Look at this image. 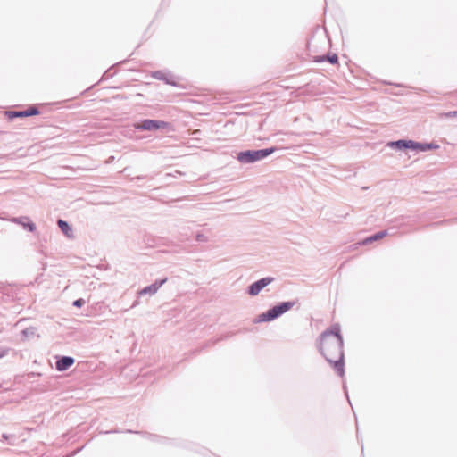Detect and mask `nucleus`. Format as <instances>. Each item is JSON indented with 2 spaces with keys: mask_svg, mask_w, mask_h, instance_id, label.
<instances>
[{
  "mask_svg": "<svg viewBox=\"0 0 457 457\" xmlns=\"http://www.w3.org/2000/svg\"><path fill=\"white\" fill-rule=\"evenodd\" d=\"M278 150L277 147L271 146L262 149H248L240 151L237 154L236 159L241 164H252L261 160H263L275 153Z\"/></svg>",
  "mask_w": 457,
  "mask_h": 457,
  "instance_id": "3",
  "label": "nucleus"
},
{
  "mask_svg": "<svg viewBox=\"0 0 457 457\" xmlns=\"http://www.w3.org/2000/svg\"><path fill=\"white\" fill-rule=\"evenodd\" d=\"M143 179H145V176H137V177L133 178L132 179L141 180Z\"/></svg>",
  "mask_w": 457,
  "mask_h": 457,
  "instance_id": "25",
  "label": "nucleus"
},
{
  "mask_svg": "<svg viewBox=\"0 0 457 457\" xmlns=\"http://www.w3.org/2000/svg\"><path fill=\"white\" fill-rule=\"evenodd\" d=\"M195 240L197 242H206L207 241V237L204 234L198 232L195 235Z\"/></svg>",
  "mask_w": 457,
  "mask_h": 457,
  "instance_id": "21",
  "label": "nucleus"
},
{
  "mask_svg": "<svg viewBox=\"0 0 457 457\" xmlns=\"http://www.w3.org/2000/svg\"><path fill=\"white\" fill-rule=\"evenodd\" d=\"M134 128L140 131H156L159 129L173 130L170 122L151 119H145L135 123Z\"/></svg>",
  "mask_w": 457,
  "mask_h": 457,
  "instance_id": "4",
  "label": "nucleus"
},
{
  "mask_svg": "<svg viewBox=\"0 0 457 457\" xmlns=\"http://www.w3.org/2000/svg\"><path fill=\"white\" fill-rule=\"evenodd\" d=\"M445 115L447 117H457V111L449 112Z\"/></svg>",
  "mask_w": 457,
  "mask_h": 457,
  "instance_id": "24",
  "label": "nucleus"
},
{
  "mask_svg": "<svg viewBox=\"0 0 457 457\" xmlns=\"http://www.w3.org/2000/svg\"><path fill=\"white\" fill-rule=\"evenodd\" d=\"M318 350L337 374L343 377L345 375L344 344H340L337 340H320Z\"/></svg>",
  "mask_w": 457,
  "mask_h": 457,
  "instance_id": "1",
  "label": "nucleus"
},
{
  "mask_svg": "<svg viewBox=\"0 0 457 457\" xmlns=\"http://www.w3.org/2000/svg\"><path fill=\"white\" fill-rule=\"evenodd\" d=\"M344 390H345V395L347 397V399H349V396H348V394H347V390H346V386H344ZM348 402L350 403V400H348Z\"/></svg>",
  "mask_w": 457,
  "mask_h": 457,
  "instance_id": "26",
  "label": "nucleus"
},
{
  "mask_svg": "<svg viewBox=\"0 0 457 457\" xmlns=\"http://www.w3.org/2000/svg\"><path fill=\"white\" fill-rule=\"evenodd\" d=\"M280 312L276 305L259 314L253 320L254 323L270 322L280 317Z\"/></svg>",
  "mask_w": 457,
  "mask_h": 457,
  "instance_id": "8",
  "label": "nucleus"
},
{
  "mask_svg": "<svg viewBox=\"0 0 457 457\" xmlns=\"http://www.w3.org/2000/svg\"><path fill=\"white\" fill-rule=\"evenodd\" d=\"M40 111L37 105H29L26 110L8 111L6 112V115L10 120H13L14 118H25L29 116H35L38 115Z\"/></svg>",
  "mask_w": 457,
  "mask_h": 457,
  "instance_id": "7",
  "label": "nucleus"
},
{
  "mask_svg": "<svg viewBox=\"0 0 457 457\" xmlns=\"http://www.w3.org/2000/svg\"><path fill=\"white\" fill-rule=\"evenodd\" d=\"M395 87H402V84H395Z\"/></svg>",
  "mask_w": 457,
  "mask_h": 457,
  "instance_id": "28",
  "label": "nucleus"
},
{
  "mask_svg": "<svg viewBox=\"0 0 457 457\" xmlns=\"http://www.w3.org/2000/svg\"><path fill=\"white\" fill-rule=\"evenodd\" d=\"M57 225L64 236H66L68 238L73 237V230L68 221L62 219H58Z\"/></svg>",
  "mask_w": 457,
  "mask_h": 457,
  "instance_id": "15",
  "label": "nucleus"
},
{
  "mask_svg": "<svg viewBox=\"0 0 457 457\" xmlns=\"http://www.w3.org/2000/svg\"><path fill=\"white\" fill-rule=\"evenodd\" d=\"M313 62H328L331 64H337L338 63V56L337 54L328 53L326 54L315 56L313 58Z\"/></svg>",
  "mask_w": 457,
  "mask_h": 457,
  "instance_id": "14",
  "label": "nucleus"
},
{
  "mask_svg": "<svg viewBox=\"0 0 457 457\" xmlns=\"http://www.w3.org/2000/svg\"><path fill=\"white\" fill-rule=\"evenodd\" d=\"M8 353L7 348H0V359L4 357Z\"/></svg>",
  "mask_w": 457,
  "mask_h": 457,
  "instance_id": "22",
  "label": "nucleus"
},
{
  "mask_svg": "<svg viewBox=\"0 0 457 457\" xmlns=\"http://www.w3.org/2000/svg\"><path fill=\"white\" fill-rule=\"evenodd\" d=\"M325 339L337 340L340 341V344H344V338L341 334V327L338 323L332 324L320 335L319 340Z\"/></svg>",
  "mask_w": 457,
  "mask_h": 457,
  "instance_id": "5",
  "label": "nucleus"
},
{
  "mask_svg": "<svg viewBox=\"0 0 457 457\" xmlns=\"http://www.w3.org/2000/svg\"><path fill=\"white\" fill-rule=\"evenodd\" d=\"M454 94L457 96V91Z\"/></svg>",
  "mask_w": 457,
  "mask_h": 457,
  "instance_id": "29",
  "label": "nucleus"
},
{
  "mask_svg": "<svg viewBox=\"0 0 457 457\" xmlns=\"http://www.w3.org/2000/svg\"><path fill=\"white\" fill-rule=\"evenodd\" d=\"M386 146L396 151L427 152L437 149L438 145L435 143H422L411 139H398L388 141Z\"/></svg>",
  "mask_w": 457,
  "mask_h": 457,
  "instance_id": "2",
  "label": "nucleus"
},
{
  "mask_svg": "<svg viewBox=\"0 0 457 457\" xmlns=\"http://www.w3.org/2000/svg\"><path fill=\"white\" fill-rule=\"evenodd\" d=\"M6 288H7L6 284L0 281V293L4 294L5 292Z\"/></svg>",
  "mask_w": 457,
  "mask_h": 457,
  "instance_id": "23",
  "label": "nucleus"
},
{
  "mask_svg": "<svg viewBox=\"0 0 457 457\" xmlns=\"http://www.w3.org/2000/svg\"><path fill=\"white\" fill-rule=\"evenodd\" d=\"M387 234H388L387 230H380V231H378L377 233H374L373 235H370V236L367 237L366 238L361 240V242L360 244L362 245H367L371 244V243H373L375 241L382 239Z\"/></svg>",
  "mask_w": 457,
  "mask_h": 457,
  "instance_id": "16",
  "label": "nucleus"
},
{
  "mask_svg": "<svg viewBox=\"0 0 457 457\" xmlns=\"http://www.w3.org/2000/svg\"><path fill=\"white\" fill-rule=\"evenodd\" d=\"M75 362L71 356H58L55 361V369L58 371H65L69 370Z\"/></svg>",
  "mask_w": 457,
  "mask_h": 457,
  "instance_id": "12",
  "label": "nucleus"
},
{
  "mask_svg": "<svg viewBox=\"0 0 457 457\" xmlns=\"http://www.w3.org/2000/svg\"><path fill=\"white\" fill-rule=\"evenodd\" d=\"M2 440L7 441L9 445H14V441L16 440V436L14 435L3 433L1 435Z\"/></svg>",
  "mask_w": 457,
  "mask_h": 457,
  "instance_id": "19",
  "label": "nucleus"
},
{
  "mask_svg": "<svg viewBox=\"0 0 457 457\" xmlns=\"http://www.w3.org/2000/svg\"><path fill=\"white\" fill-rule=\"evenodd\" d=\"M274 280L272 277H265L254 281L248 286L246 293L251 296H256L259 293Z\"/></svg>",
  "mask_w": 457,
  "mask_h": 457,
  "instance_id": "6",
  "label": "nucleus"
},
{
  "mask_svg": "<svg viewBox=\"0 0 457 457\" xmlns=\"http://www.w3.org/2000/svg\"><path fill=\"white\" fill-rule=\"evenodd\" d=\"M296 303L295 301H287V302H281L276 304L277 308L278 309L280 315H283L287 312H288L290 309H292L295 304Z\"/></svg>",
  "mask_w": 457,
  "mask_h": 457,
  "instance_id": "17",
  "label": "nucleus"
},
{
  "mask_svg": "<svg viewBox=\"0 0 457 457\" xmlns=\"http://www.w3.org/2000/svg\"><path fill=\"white\" fill-rule=\"evenodd\" d=\"M384 84H386V85H393L391 82H387V81H384Z\"/></svg>",
  "mask_w": 457,
  "mask_h": 457,
  "instance_id": "27",
  "label": "nucleus"
},
{
  "mask_svg": "<svg viewBox=\"0 0 457 457\" xmlns=\"http://www.w3.org/2000/svg\"><path fill=\"white\" fill-rule=\"evenodd\" d=\"M86 303L83 298H78L73 301L72 305L77 308H81Z\"/></svg>",
  "mask_w": 457,
  "mask_h": 457,
  "instance_id": "20",
  "label": "nucleus"
},
{
  "mask_svg": "<svg viewBox=\"0 0 457 457\" xmlns=\"http://www.w3.org/2000/svg\"><path fill=\"white\" fill-rule=\"evenodd\" d=\"M152 77L154 79H156L158 80L163 81L167 85H170L173 87H177L178 83L176 81V77L170 73V71H155L152 73Z\"/></svg>",
  "mask_w": 457,
  "mask_h": 457,
  "instance_id": "9",
  "label": "nucleus"
},
{
  "mask_svg": "<svg viewBox=\"0 0 457 457\" xmlns=\"http://www.w3.org/2000/svg\"><path fill=\"white\" fill-rule=\"evenodd\" d=\"M124 432L129 433V434H138V435H141L142 436L146 437L152 441H159V439H161V437L157 435L149 434L147 432H143V431H135V430H131V429H126V430H124ZM104 433V434L123 433V430L112 429L109 431H105Z\"/></svg>",
  "mask_w": 457,
  "mask_h": 457,
  "instance_id": "13",
  "label": "nucleus"
},
{
  "mask_svg": "<svg viewBox=\"0 0 457 457\" xmlns=\"http://www.w3.org/2000/svg\"><path fill=\"white\" fill-rule=\"evenodd\" d=\"M167 280H168L167 278H161V279H156L153 284H151L149 286H146L144 288H142L138 292L139 295H154L159 290V288L167 282Z\"/></svg>",
  "mask_w": 457,
  "mask_h": 457,
  "instance_id": "11",
  "label": "nucleus"
},
{
  "mask_svg": "<svg viewBox=\"0 0 457 457\" xmlns=\"http://www.w3.org/2000/svg\"><path fill=\"white\" fill-rule=\"evenodd\" d=\"M37 328L34 327H29L21 330V335L22 339H29L35 337Z\"/></svg>",
  "mask_w": 457,
  "mask_h": 457,
  "instance_id": "18",
  "label": "nucleus"
},
{
  "mask_svg": "<svg viewBox=\"0 0 457 457\" xmlns=\"http://www.w3.org/2000/svg\"><path fill=\"white\" fill-rule=\"evenodd\" d=\"M11 222L21 225L25 230L34 233L37 230L36 224L28 217H12L9 220Z\"/></svg>",
  "mask_w": 457,
  "mask_h": 457,
  "instance_id": "10",
  "label": "nucleus"
}]
</instances>
